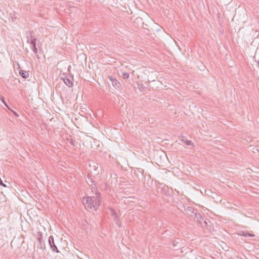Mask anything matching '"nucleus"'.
I'll use <instances>...</instances> for the list:
<instances>
[{
	"instance_id": "412c9836",
	"label": "nucleus",
	"mask_w": 259,
	"mask_h": 259,
	"mask_svg": "<svg viewBox=\"0 0 259 259\" xmlns=\"http://www.w3.org/2000/svg\"><path fill=\"white\" fill-rule=\"evenodd\" d=\"M12 111L13 112L15 116H17V117H18V116H19V115H18V114L17 113V112H15V111H13V110H12Z\"/></svg>"
},
{
	"instance_id": "423d86ee",
	"label": "nucleus",
	"mask_w": 259,
	"mask_h": 259,
	"mask_svg": "<svg viewBox=\"0 0 259 259\" xmlns=\"http://www.w3.org/2000/svg\"><path fill=\"white\" fill-rule=\"evenodd\" d=\"M184 210L186 213V215L189 217H193L194 215L195 212H194L193 209L189 206H187Z\"/></svg>"
},
{
	"instance_id": "bb28decb",
	"label": "nucleus",
	"mask_w": 259,
	"mask_h": 259,
	"mask_svg": "<svg viewBox=\"0 0 259 259\" xmlns=\"http://www.w3.org/2000/svg\"><path fill=\"white\" fill-rule=\"evenodd\" d=\"M88 179H90L89 176H88Z\"/></svg>"
},
{
	"instance_id": "6e6552de",
	"label": "nucleus",
	"mask_w": 259,
	"mask_h": 259,
	"mask_svg": "<svg viewBox=\"0 0 259 259\" xmlns=\"http://www.w3.org/2000/svg\"><path fill=\"white\" fill-rule=\"evenodd\" d=\"M110 214L113 217V219L115 221H116V224L118 225L117 220L118 218V214L115 209L112 208H110Z\"/></svg>"
},
{
	"instance_id": "f03ea898",
	"label": "nucleus",
	"mask_w": 259,
	"mask_h": 259,
	"mask_svg": "<svg viewBox=\"0 0 259 259\" xmlns=\"http://www.w3.org/2000/svg\"><path fill=\"white\" fill-rule=\"evenodd\" d=\"M26 36L27 38V42L31 45V49L34 52L36 58L39 59L36 44V37L32 35V32L31 31H27L26 33Z\"/></svg>"
},
{
	"instance_id": "6ab92c4d",
	"label": "nucleus",
	"mask_w": 259,
	"mask_h": 259,
	"mask_svg": "<svg viewBox=\"0 0 259 259\" xmlns=\"http://www.w3.org/2000/svg\"><path fill=\"white\" fill-rule=\"evenodd\" d=\"M136 21H138V22H140V21H142V19L141 18H137L136 19Z\"/></svg>"
},
{
	"instance_id": "393cba45",
	"label": "nucleus",
	"mask_w": 259,
	"mask_h": 259,
	"mask_svg": "<svg viewBox=\"0 0 259 259\" xmlns=\"http://www.w3.org/2000/svg\"><path fill=\"white\" fill-rule=\"evenodd\" d=\"M90 181H91V183H93L94 182L92 180V179H91Z\"/></svg>"
},
{
	"instance_id": "2eb2a0df",
	"label": "nucleus",
	"mask_w": 259,
	"mask_h": 259,
	"mask_svg": "<svg viewBox=\"0 0 259 259\" xmlns=\"http://www.w3.org/2000/svg\"><path fill=\"white\" fill-rule=\"evenodd\" d=\"M37 247L39 248L40 249L42 248V245L41 242H40V243H38V244L37 245Z\"/></svg>"
},
{
	"instance_id": "9b49d317",
	"label": "nucleus",
	"mask_w": 259,
	"mask_h": 259,
	"mask_svg": "<svg viewBox=\"0 0 259 259\" xmlns=\"http://www.w3.org/2000/svg\"><path fill=\"white\" fill-rule=\"evenodd\" d=\"M19 74L23 78H27L29 76V73L27 71H25L23 70H20L19 71Z\"/></svg>"
},
{
	"instance_id": "a878e982",
	"label": "nucleus",
	"mask_w": 259,
	"mask_h": 259,
	"mask_svg": "<svg viewBox=\"0 0 259 259\" xmlns=\"http://www.w3.org/2000/svg\"><path fill=\"white\" fill-rule=\"evenodd\" d=\"M142 86H143V84H141V85H140L141 88H142Z\"/></svg>"
},
{
	"instance_id": "4be33fe9",
	"label": "nucleus",
	"mask_w": 259,
	"mask_h": 259,
	"mask_svg": "<svg viewBox=\"0 0 259 259\" xmlns=\"http://www.w3.org/2000/svg\"><path fill=\"white\" fill-rule=\"evenodd\" d=\"M4 104H5V105L9 109V110H11L10 109V108L9 107V106L7 105L6 102H5V103H4Z\"/></svg>"
},
{
	"instance_id": "9d476101",
	"label": "nucleus",
	"mask_w": 259,
	"mask_h": 259,
	"mask_svg": "<svg viewBox=\"0 0 259 259\" xmlns=\"http://www.w3.org/2000/svg\"><path fill=\"white\" fill-rule=\"evenodd\" d=\"M239 235L244 237H254L255 236L254 234L249 233L246 231H240Z\"/></svg>"
},
{
	"instance_id": "39448f33",
	"label": "nucleus",
	"mask_w": 259,
	"mask_h": 259,
	"mask_svg": "<svg viewBox=\"0 0 259 259\" xmlns=\"http://www.w3.org/2000/svg\"><path fill=\"white\" fill-rule=\"evenodd\" d=\"M48 242L51 249L53 252H56L57 253L59 252L57 246L55 245L54 243V237L52 236L49 237L48 239Z\"/></svg>"
},
{
	"instance_id": "f3484780",
	"label": "nucleus",
	"mask_w": 259,
	"mask_h": 259,
	"mask_svg": "<svg viewBox=\"0 0 259 259\" xmlns=\"http://www.w3.org/2000/svg\"><path fill=\"white\" fill-rule=\"evenodd\" d=\"M0 99L2 100V101L3 102V103L5 102V101L4 97L1 96V97H0Z\"/></svg>"
},
{
	"instance_id": "0eeeda50",
	"label": "nucleus",
	"mask_w": 259,
	"mask_h": 259,
	"mask_svg": "<svg viewBox=\"0 0 259 259\" xmlns=\"http://www.w3.org/2000/svg\"><path fill=\"white\" fill-rule=\"evenodd\" d=\"M109 78L111 81L112 85L115 88H119L120 86V82L113 76H109Z\"/></svg>"
},
{
	"instance_id": "b1692460",
	"label": "nucleus",
	"mask_w": 259,
	"mask_h": 259,
	"mask_svg": "<svg viewBox=\"0 0 259 259\" xmlns=\"http://www.w3.org/2000/svg\"><path fill=\"white\" fill-rule=\"evenodd\" d=\"M257 65H258V67H259V60L257 62Z\"/></svg>"
},
{
	"instance_id": "1a4fd4ad",
	"label": "nucleus",
	"mask_w": 259,
	"mask_h": 259,
	"mask_svg": "<svg viewBox=\"0 0 259 259\" xmlns=\"http://www.w3.org/2000/svg\"><path fill=\"white\" fill-rule=\"evenodd\" d=\"M194 216L195 218L197 220V221L199 223L201 224L204 219L202 215L200 213L195 212Z\"/></svg>"
},
{
	"instance_id": "a211bd4d",
	"label": "nucleus",
	"mask_w": 259,
	"mask_h": 259,
	"mask_svg": "<svg viewBox=\"0 0 259 259\" xmlns=\"http://www.w3.org/2000/svg\"><path fill=\"white\" fill-rule=\"evenodd\" d=\"M70 143L71 145L74 146V141L72 139L70 140Z\"/></svg>"
},
{
	"instance_id": "aec40b11",
	"label": "nucleus",
	"mask_w": 259,
	"mask_h": 259,
	"mask_svg": "<svg viewBox=\"0 0 259 259\" xmlns=\"http://www.w3.org/2000/svg\"><path fill=\"white\" fill-rule=\"evenodd\" d=\"M37 240H38V241L39 243H40V242H41V237H37Z\"/></svg>"
},
{
	"instance_id": "dca6fc26",
	"label": "nucleus",
	"mask_w": 259,
	"mask_h": 259,
	"mask_svg": "<svg viewBox=\"0 0 259 259\" xmlns=\"http://www.w3.org/2000/svg\"><path fill=\"white\" fill-rule=\"evenodd\" d=\"M82 224L84 226H87V224H88V223H87V221H82Z\"/></svg>"
},
{
	"instance_id": "f257e3e1",
	"label": "nucleus",
	"mask_w": 259,
	"mask_h": 259,
	"mask_svg": "<svg viewBox=\"0 0 259 259\" xmlns=\"http://www.w3.org/2000/svg\"><path fill=\"white\" fill-rule=\"evenodd\" d=\"M83 203L87 205L91 209H97V207L101 204V195L99 193H96V196L84 197L83 199Z\"/></svg>"
},
{
	"instance_id": "7ed1b4c3",
	"label": "nucleus",
	"mask_w": 259,
	"mask_h": 259,
	"mask_svg": "<svg viewBox=\"0 0 259 259\" xmlns=\"http://www.w3.org/2000/svg\"><path fill=\"white\" fill-rule=\"evenodd\" d=\"M63 75L64 76H62L61 78L63 80L65 84L68 87H72L73 85V77L69 74L63 73Z\"/></svg>"
},
{
	"instance_id": "5701e85b",
	"label": "nucleus",
	"mask_w": 259,
	"mask_h": 259,
	"mask_svg": "<svg viewBox=\"0 0 259 259\" xmlns=\"http://www.w3.org/2000/svg\"><path fill=\"white\" fill-rule=\"evenodd\" d=\"M204 223L206 225H207V220H205L204 221Z\"/></svg>"
},
{
	"instance_id": "4468645a",
	"label": "nucleus",
	"mask_w": 259,
	"mask_h": 259,
	"mask_svg": "<svg viewBox=\"0 0 259 259\" xmlns=\"http://www.w3.org/2000/svg\"><path fill=\"white\" fill-rule=\"evenodd\" d=\"M182 141H184L187 145L194 146L193 143H192V142L191 140H186V141L182 140Z\"/></svg>"
},
{
	"instance_id": "ddd939ff",
	"label": "nucleus",
	"mask_w": 259,
	"mask_h": 259,
	"mask_svg": "<svg viewBox=\"0 0 259 259\" xmlns=\"http://www.w3.org/2000/svg\"><path fill=\"white\" fill-rule=\"evenodd\" d=\"M122 76L123 79H127L129 78L130 75H129L128 73L124 72V73H122Z\"/></svg>"
},
{
	"instance_id": "20e7f679",
	"label": "nucleus",
	"mask_w": 259,
	"mask_h": 259,
	"mask_svg": "<svg viewBox=\"0 0 259 259\" xmlns=\"http://www.w3.org/2000/svg\"><path fill=\"white\" fill-rule=\"evenodd\" d=\"M137 172H135V174H137L138 179L142 181L144 185H145L146 177V175H144V170L141 168H137Z\"/></svg>"
},
{
	"instance_id": "f8f14e48",
	"label": "nucleus",
	"mask_w": 259,
	"mask_h": 259,
	"mask_svg": "<svg viewBox=\"0 0 259 259\" xmlns=\"http://www.w3.org/2000/svg\"><path fill=\"white\" fill-rule=\"evenodd\" d=\"M145 175H146V184L144 186L145 187H146L147 186L149 187L150 186H149V182L151 181V176L149 174L147 175L146 174H145Z\"/></svg>"
}]
</instances>
